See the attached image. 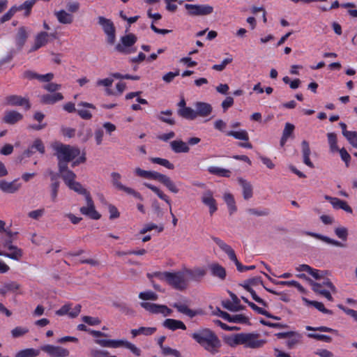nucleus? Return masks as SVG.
<instances>
[{"label": "nucleus", "instance_id": "obj_1", "mask_svg": "<svg viewBox=\"0 0 357 357\" xmlns=\"http://www.w3.org/2000/svg\"><path fill=\"white\" fill-rule=\"evenodd\" d=\"M191 337L205 350L214 355L219 352L222 346L218 335L207 328H200L193 333Z\"/></svg>", "mask_w": 357, "mask_h": 357}, {"label": "nucleus", "instance_id": "obj_2", "mask_svg": "<svg viewBox=\"0 0 357 357\" xmlns=\"http://www.w3.org/2000/svg\"><path fill=\"white\" fill-rule=\"evenodd\" d=\"M51 147L54 151V155L58 160V167L60 168H63L61 167L62 165H68L80 154L78 147L65 144L59 141L52 142Z\"/></svg>", "mask_w": 357, "mask_h": 357}, {"label": "nucleus", "instance_id": "obj_3", "mask_svg": "<svg viewBox=\"0 0 357 357\" xmlns=\"http://www.w3.org/2000/svg\"><path fill=\"white\" fill-rule=\"evenodd\" d=\"M154 275L160 280H165L168 284L178 290H184L188 287L187 279L183 270L177 272H155Z\"/></svg>", "mask_w": 357, "mask_h": 357}, {"label": "nucleus", "instance_id": "obj_4", "mask_svg": "<svg viewBox=\"0 0 357 357\" xmlns=\"http://www.w3.org/2000/svg\"><path fill=\"white\" fill-rule=\"evenodd\" d=\"M212 239L219 246V248L228 255L229 258L235 263L236 268L239 272H244L255 268V266L254 265L249 266L242 265L238 261L234 250L230 245H227L223 241L217 237H213Z\"/></svg>", "mask_w": 357, "mask_h": 357}, {"label": "nucleus", "instance_id": "obj_5", "mask_svg": "<svg viewBox=\"0 0 357 357\" xmlns=\"http://www.w3.org/2000/svg\"><path fill=\"white\" fill-rule=\"evenodd\" d=\"M98 23L101 26L105 34L106 41L109 45H114L116 41V27L110 19L100 16L98 17Z\"/></svg>", "mask_w": 357, "mask_h": 357}, {"label": "nucleus", "instance_id": "obj_6", "mask_svg": "<svg viewBox=\"0 0 357 357\" xmlns=\"http://www.w3.org/2000/svg\"><path fill=\"white\" fill-rule=\"evenodd\" d=\"M185 8L190 16H204L211 15L213 7L208 4H185Z\"/></svg>", "mask_w": 357, "mask_h": 357}, {"label": "nucleus", "instance_id": "obj_7", "mask_svg": "<svg viewBox=\"0 0 357 357\" xmlns=\"http://www.w3.org/2000/svg\"><path fill=\"white\" fill-rule=\"evenodd\" d=\"M137 38L133 33H129L121 38V43L115 46V50L122 54H128L131 53V47L136 42Z\"/></svg>", "mask_w": 357, "mask_h": 357}, {"label": "nucleus", "instance_id": "obj_8", "mask_svg": "<svg viewBox=\"0 0 357 357\" xmlns=\"http://www.w3.org/2000/svg\"><path fill=\"white\" fill-rule=\"evenodd\" d=\"M241 344L245 347L257 349L263 347L266 343L264 340L259 339V334L241 333Z\"/></svg>", "mask_w": 357, "mask_h": 357}, {"label": "nucleus", "instance_id": "obj_9", "mask_svg": "<svg viewBox=\"0 0 357 357\" xmlns=\"http://www.w3.org/2000/svg\"><path fill=\"white\" fill-rule=\"evenodd\" d=\"M111 177H112V185L117 190H122V191L125 192L126 193H127L128 195H131L134 197H135V198H137V199H138L139 200H142L143 199L142 197V195H140L139 192L135 191L134 189H132L131 188L125 186L124 185H123L120 182V179L121 178V174L119 173L112 172L111 174Z\"/></svg>", "mask_w": 357, "mask_h": 357}, {"label": "nucleus", "instance_id": "obj_10", "mask_svg": "<svg viewBox=\"0 0 357 357\" xmlns=\"http://www.w3.org/2000/svg\"><path fill=\"white\" fill-rule=\"evenodd\" d=\"M40 350L50 357H68L70 351L62 347L45 344L40 347Z\"/></svg>", "mask_w": 357, "mask_h": 357}, {"label": "nucleus", "instance_id": "obj_11", "mask_svg": "<svg viewBox=\"0 0 357 357\" xmlns=\"http://www.w3.org/2000/svg\"><path fill=\"white\" fill-rule=\"evenodd\" d=\"M151 179L159 181L173 193L176 194L179 191L175 183L167 175L160 174L158 172L152 171Z\"/></svg>", "mask_w": 357, "mask_h": 357}, {"label": "nucleus", "instance_id": "obj_12", "mask_svg": "<svg viewBox=\"0 0 357 357\" xmlns=\"http://www.w3.org/2000/svg\"><path fill=\"white\" fill-rule=\"evenodd\" d=\"M30 29L28 27L22 26L18 28L15 36V43L16 51L20 52L22 50L30 34Z\"/></svg>", "mask_w": 357, "mask_h": 357}, {"label": "nucleus", "instance_id": "obj_13", "mask_svg": "<svg viewBox=\"0 0 357 357\" xmlns=\"http://www.w3.org/2000/svg\"><path fill=\"white\" fill-rule=\"evenodd\" d=\"M185 276L188 280H192L199 282L206 274V270L205 268L195 267L192 269L183 268Z\"/></svg>", "mask_w": 357, "mask_h": 357}, {"label": "nucleus", "instance_id": "obj_14", "mask_svg": "<svg viewBox=\"0 0 357 357\" xmlns=\"http://www.w3.org/2000/svg\"><path fill=\"white\" fill-rule=\"evenodd\" d=\"M173 307L176 309V310L188 317L189 318H193L197 315H201L203 314V310L201 309H197V310H192L188 307V306L181 302H176L172 305Z\"/></svg>", "mask_w": 357, "mask_h": 357}, {"label": "nucleus", "instance_id": "obj_15", "mask_svg": "<svg viewBox=\"0 0 357 357\" xmlns=\"http://www.w3.org/2000/svg\"><path fill=\"white\" fill-rule=\"evenodd\" d=\"M202 202L209 208L211 215L218 210L217 202L213 197V193L211 190H206L201 197Z\"/></svg>", "mask_w": 357, "mask_h": 357}, {"label": "nucleus", "instance_id": "obj_16", "mask_svg": "<svg viewBox=\"0 0 357 357\" xmlns=\"http://www.w3.org/2000/svg\"><path fill=\"white\" fill-rule=\"evenodd\" d=\"M144 186L151 190L153 192H155L161 199L164 200L166 203H167L169 206V212L172 217V224L174 226L177 225L178 219L176 218L174 214L172 213L171 202L167 195H166L161 190H160L158 187L153 185L149 183H144Z\"/></svg>", "mask_w": 357, "mask_h": 357}, {"label": "nucleus", "instance_id": "obj_17", "mask_svg": "<svg viewBox=\"0 0 357 357\" xmlns=\"http://www.w3.org/2000/svg\"><path fill=\"white\" fill-rule=\"evenodd\" d=\"M71 304L68 303L63 305L59 310L56 311L58 316L68 315L70 318L77 317L81 311V305L77 304L72 309Z\"/></svg>", "mask_w": 357, "mask_h": 357}, {"label": "nucleus", "instance_id": "obj_18", "mask_svg": "<svg viewBox=\"0 0 357 357\" xmlns=\"http://www.w3.org/2000/svg\"><path fill=\"white\" fill-rule=\"evenodd\" d=\"M21 188V184L17 182V179L8 182L6 180L0 181V190L4 193L13 194L17 192Z\"/></svg>", "mask_w": 357, "mask_h": 357}, {"label": "nucleus", "instance_id": "obj_19", "mask_svg": "<svg viewBox=\"0 0 357 357\" xmlns=\"http://www.w3.org/2000/svg\"><path fill=\"white\" fill-rule=\"evenodd\" d=\"M6 104L12 106H25L26 109L31 108V105L27 98L17 95H11L6 98Z\"/></svg>", "mask_w": 357, "mask_h": 357}, {"label": "nucleus", "instance_id": "obj_20", "mask_svg": "<svg viewBox=\"0 0 357 357\" xmlns=\"http://www.w3.org/2000/svg\"><path fill=\"white\" fill-rule=\"evenodd\" d=\"M276 336L280 339L288 338L286 343L289 349L294 347L301 338L300 334L294 332L278 333L276 334Z\"/></svg>", "mask_w": 357, "mask_h": 357}, {"label": "nucleus", "instance_id": "obj_21", "mask_svg": "<svg viewBox=\"0 0 357 357\" xmlns=\"http://www.w3.org/2000/svg\"><path fill=\"white\" fill-rule=\"evenodd\" d=\"M50 34L45 31L38 33L35 37L33 45L29 50V52H33L45 46L49 41Z\"/></svg>", "mask_w": 357, "mask_h": 357}, {"label": "nucleus", "instance_id": "obj_22", "mask_svg": "<svg viewBox=\"0 0 357 357\" xmlns=\"http://www.w3.org/2000/svg\"><path fill=\"white\" fill-rule=\"evenodd\" d=\"M54 15L58 22L62 24H71L74 21V16L73 14L63 9L55 10L54 12Z\"/></svg>", "mask_w": 357, "mask_h": 357}, {"label": "nucleus", "instance_id": "obj_23", "mask_svg": "<svg viewBox=\"0 0 357 357\" xmlns=\"http://www.w3.org/2000/svg\"><path fill=\"white\" fill-rule=\"evenodd\" d=\"M220 316L229 322L248 324L249 319L243 314L230 315L227 312L220 310Z\"/></svg>", "mask_w": 357, "mask_h": 357}, {"label": "nucleus", "instance_id": "obj_24", "mask_svg": "<svg viewBox=\"0 0 357 357\" xmlns=\"http://www.w3.org/2000/svg\"><path fill=\"white\" fill-rule=\"evenodd\" d=\"M63 168L58 167L59 173L65 182L66 185L68 186V184H70L76 178V174L70 169H68V165H62Z\"/></svg>", "mask_w": 357, "mask_h": 357}, {"label": "nucleus", "instance_id": "obj_25", "mask_svg": "<svg viewBox=\"0 0 357 357\" xmlns=\"http://www.w3.org/2000/svg\"><path fill=\"white\" fill-rule=\"evenodd\" d=\"M304 234L305 235H307V236H312V237H314L317 239H319V240H321L328 244H331V245H333L334 246H336V247H340V248H344L346 245L344 244H343L342 243L340 242V241H337L336 240H334V239H332L326 236H324L322 234H317V233H314V232H311V231H305Z\"/></svg>", "mask_w": 357, "mask_h": 357}, {"label": "nucleus", "instance_id": "obj_26", "mask_svg": "<svg viewBox=\"0 0 357 357\" xmlns=\"http://www.w3.org/2000/svg\"><path fill=\"white\" fill-rule=\"evenodd\" d=\"M197 117H206L209 116L213 110L212 106L206 102H197L195 105Z\"/></svg>", "mask_w": 357, "mask_h": 357}, {"label": "nucleus", "instance_id": "obj_27", "mask_svg": "<svg viewBox=\"0 0 357 357\" xmlns=\"http://www.w3.org/2000/svg\"><path fill=\"white\" fill-rule=\"evenodd\" d=\"M238 182L242 188L244 199L248 200L252 198L253 196V187L251 183L241 177L238 178Z\"/></svg>", "mask_w": 357, "mask_h": 357}, {"label": "nucleus", "instance_id": "obj_28", "mask_svg": "<svg viewBox=\"0 0 357 357\" xmlns=\"http://www.w3.org/2000/svg\"><path fill=\"white\" fill-rule=\"evenodd\" d=\"M23 119V115L20 112L11 110L5 112L3 121L4 123L13 125Z\"/></svg>", "mask_w": 357, "mask_h": 357}, {"label": "nucleus", "instance_id": "obj_29", "mask_svg": "<svg viewBox=\"0 0 357 357\" xmlns=\"http://www.w3.org/2000/svg\"><path fill=\"white\" fill-rule=\"evenodd\" d=\"M211 273L213 277L218 278L221 280H224L227 276L225 268L218 263H213L209 265Z\"/></svg>", "mask_w": 357, "mask_h": 357}, {"label": "nucleus", "instance_id": "obj_30", "mask_svg": "<svg viewBox=\"0 0 357 357\" xmlns=\"http://www.w3.org/2000/svg\"><path fill=\"white\" fill-rule=\"evenodd\" d=\"M169 145L171 149L176 153H186L190 151L188 144L181 139L172 141Z\"/></svg>", "mask_w": 357, "mask_h": 357}, {"label": "nucleus", "instance_id": "obj_31", "mask_svg": "<svg viewBox=\"0 0 357 357\" xmlns=\"http://www.w3.org/2000/svg\"><path fill=\"white\" fill-rule=\"evenodd\" d=\"M163 326L171 330L176 331L177 329L185 330L186 326L183 321L174 319H167L162 324Z\"/></svg>", "mask_w": 357, "mask_h": 357}, {"label": "nucleus", "instance_id": "obj_32", "mask_svg": "<svg viewBox=\"0 0 357 357\" xmlns=\"http://www.w3.org/2000/svg\"><path fill=\"white\" fill-rule=\"evenodd\" d=\"M63 99V96L61 93L45 94L40 97V101L43 104H54L58 101L62 100Z\"/></svg>", "mask_w": 357, "mask_h": 357}, {"label": "nucleus", "instance_id": "obj_33", "mask_svg": "<svg viewBox=\"0 0 357 357\" xmlns=\"http://www.w3.org/2000/svg\"><path fill=\"white\" fill-rule=\"evenodd\" d=\"M8 250L10 252H3L0 250V256L6 257L17 261L20 260V259L22 257V250L16 246L10 247Z\"/></svg>", "mask_w": 357, "mask_h": 357}, {"label": "nucleus", "instance_id": "obj_34", "mask_svg": "<svg viewBox=\"0 0 357 357\" xmlns=\"http://www.w3.org/2000/svg\"><path fill=\"white\" fill-rule=\"evenodd\" d=\"M301 146H302V153H303V162L308 167L313 168L314 165L310 159V155L311 151H310L309 143L307 141L303 140L301 143Z\"/></svg>", "mask_w": 357, "mask_h": 357}, {"label": "nucleus", "instance_id": "obj_35", "mask_svg": "<svg viewBox=\"0 0 357 357\" xmlns=\"http://www.w3.org/2000/svg\"><path fill=\"white\" fill-rule=\"evenodd\" d=\"M21 285L15 281H11L5 283L3 286L0 288V294L3 296L6 295L8 292H15L18 291Z\"/></svg>", "mask_w": 357, "mask_h": 357}, {"label": "nucleus", "instance_id": "obj_36", "mask_svg": "<svg viewBox=\"0 0 357 357\" xmlns=\"http://www.w3.org/2000/svg\"><path fill=\"white\" fill-rule=\"evenodd\" d=\"M223 199L227 204V208L229 209V212L230 215H232L237 211V207L236 206V202L234 197L232 194L229 192H226L223 195Z\"/></svg>", "mask_w": 357, "mask_h": 357}, {"label": "nucleus", "instance_id": "obj_37", "mask_svg": "<svg viewBox=\"0 0 357 357\" xmlns=\"http://www.w3.org/2000/svg\"><path fill=\"white\" fill-rule=\"evenodd\" d=\"M37 1L38 0H27V1H25L22 4H21L19 6H15L17 12L24 10V17L29 16L31 14V9Z\"/></svg>", "mask_w": 357, "mask_h": 357}, {"label": "nucleus", "instance_id": "obj_38", "mask_svg": "<svg viewBox=\"0 0 357 357\" xmlns=\"http://www.w3.org/2000/svg\"><path fill=\"white\" fill-rule=\"evenodd\" d=\"M178 114L181 117L189 120H194L197 118L196 111L188 107L180 108L178 110Z\"/></svg>", "mask_w": 357, "mask_h": 357}, {"label": "nucleus", "instance_id": "obj_39", "mask_svg": "<svg viewBox=\"0 0 357 357\" xmlns=\"http://www.w3.org/2000/svg\"><path fill=\"white\" fill-rule=\"evenodd\" d=\"M208 171L211 174L217 175L222 177L229 178L231 176V172L229 169L218 167H209Z\"/></svg>", "mask_w": 357, "mask_h": 357}, {"label": "nucleus", "instance_id": "obj_40", "mask_svg": "<svg viewBox=\"0 0 357 357\" xmlns=\"http://www.w3.org/2000/svg\"><path fill=\"white\" fill-rule=\"evenodd\" d=\"M68 187L75 192L84 195L85 198H86L88 196H91L90 193L82 186V185L75 181L70 184H68Z\"/></svg>", "mask_w": 357, "mask_h": 357}, {"label": "nucleus", "instance_id": "obj_41", "mask_svg": "<svg viewBox=\"0 0 357 357\" xmlns=\"http://www.w3.org/2000/svg\"><path fill=\"white\" fill-rule=\"evenodd\" d=\"M40 350L33 348L22 349L15 354V357H36L39 356Z\"/></svg>", "mask_w": 357, "mask_h": 357}, {"label": "nucleus", "instance_id": "obj_42", "mask_svg": "<svg viewBox=\"0 0 357 357\" xmlns=\"http://www.w3.org/2000/svg\"><path fill=\"white\" fill-rule=\"evenodd\" d=\"M114 80L112 78H105L102 79H98L96 82V85L98 86H103L106 87L105 92L108 96L114 95V93L109 89V86L112 85Z\"/></svg>", "mask_w": 357, "mask_h": 357}, {"label": "nucleus", "instance_id": "obj_43", "mask_svg": "<svg viewBox=\"0 0 357 357\" xmlns=\"http://www.w3.org/2000/svg\"><path fill=\"white\" fill-rule=\"evenodd\" d=\"M227 136H232L235 139H240V140H243V141H248L249 140L248 133L245 130H239V131L231 130V131H229L227 133Z\"/></svg>", "mask_w": 357, "mask_h": 357}, {"label": "nucleus", "instance_id": "obj_44", "mask_svg": "<svg viewBox=\"0 0 357 357\" xmlns=\"http://www.w3.org/2000/svg\"><path fill=\"white\" fill-rule=\"evenodd\" d=\"M225 342L230 347H234L237 345L241 344V333H237L227 336L225 338Z\"/></svg>", "mask_w": 357, "mask_h": 357}, {"label": "nucleus", "instance_id": "obj_45", "mask_svg": "<svg viewBox=\"0 0 357 357\" xmlns=\"http://www.w3.org/2000/svg\"><path fill=\"white\" fill-rule=\"evenodd\" d=\"M328 141L331 152L335 153L339 150L337 144V135L334 132H329L327 134Z\"/></svg>", "mask_w": 357, "mask_h": 357}, {"label": "nucleus", "instance_id": "obj_46", "mask_svg": "<svg viewBox=\"0 0 357 357\" xmlns=\"http://www.w3.org/2000/svg\"><path fill=\"white\" fill-rule=\"evenodd\" d=\"M150 160L153 163L162 165V166L167 168L168 169L172 170V169H174V165L167 159H164V158H151Z\"/></svg>", "mask_w": 357, "mask_h": 357}, {"label": "nucleus", "instance_id": "obj_47", "mask_svg": "<svg viewBox=\"0 0 357 357\" xmlns=\"http://www.w3.org/2000/svg\"><path fill=\"white\" fill-rule=\"evenodd\" d=\"M59 186L60 182H55L54 183H50V198L51 201L54 203L57 201Z\"/></svg>", "mask_w": 357, "mask_h": 357}, {"label": "nucleus", "instance_id": "obj_48", "mask_svg": "<svg viewBox=\"0 0 357 357\" xmlns=\"http://www.w3.org/2000/svg\"><path fill=\"white\" fill-rule=\"evenodd\" d=\"M11 335L13 338H17L25 335L29 333V329L24 326H17L11 331Z\"/></svg>", "mask_w": 357, "mask_h": 357}, {"label": "nucleus", "instance_id": "obj_49", "mask_svg": "<svg viewBox=\"0 0 357 357\" xmlns=\"http://www.w3.org/2000/svg\"><path fill=\"white\" fill-rule=\"evenodd\" d=\"M306 302L309 304L314 307L316 309H317L319 311L324 313V314H332L333 312L331 310L326 309L324 304L321 302L315 301H307L305 300Z\"/></svg>", "mask_w": 357, "mask_h": 357}, {"label": "nucleus", "instance_id": "obj_50", "mask_svg": "<svg viewBox=\"0 0 357 357\" xmlns=\"http://www.w3.org/2000/svg\"><path fill=\"white\" fill-rule=\"evenodd\" d=\"M154 229H157L158 232H161L164 229V227L162 225L158 226L154 223H149L145 225L143 228L140 230L139 233L142 234H146L148 231H150Z\"/></svg>", "mask_w": 357, "mask_h": 357}, {"label": "nucleus", "instance_id": "obj_51", "mask_svg": "<svg viewBox=\"0 0 357 357\" xmlns=\"http://www.w3.org/2000/svg\"><path fill=\"white\" fill-rule=\"evenodd\" d=\"M335 235L342 241H346L348 238V229L344 227H339L334 230Z\"/></svg>", "mask_w": 357, "mask_h": 357}, {"label": "nucleus", "instance_id": "obj_52", "mask_svg": "<svg viewBox=\"0 0 357 357\" xmlns=\"http://www.w3.org/2000/svg\"><path fill=\"white\" fill-rule=\"evenodd\" d=\"M139 298L142 300H151V301H156L158 299V295L151 291H147L141 292L139 294Z\"/></svg>", "mask_w": 357, "mask_h": 357}, {"label": "nucleus", "instance_id": "obj_53", "mask_svg": "<svg viewBox=\"0 0 357 357\" xmlns=\"http://www.w3.org/2000/svg\"><path fill=\"white\" fill-rule=\"evenodd\" d=\"M16 13L17 9L15 8V6H12L8 11L0 18V23L3 24L10 20Z\"/></svg>", "mask_w": 357, "mask_h": 357}, {"label": "nucleus", "instance_id": "obj_54", "mask_svg": "<svg viewBox=\"0 0 357 357\" xmlns=\"http://www.w3.org/2000/svg\"><path fill=\"white\" fill-rule=\"evenodd\" d=\"M246 211L250 215H257V216H267L270 213V211L267 208L261 210V211H259L256 208H248L246 210Z\"/></svg>", "mask_w": 357, "mask_h": 357}, {"label": "nucleus", "instance_id": "obj_55", "mask_svg": "<svg viewBox=\"0 0 357 357\" xmlns=\"http://www.w3.org/2000/svg\"><path fill=\"white\" fill-rule=\"evenodd\" d=\"M308 282H309L310 284L312 286V290L317 294H319L321 295V292L329 291L328 290H326V289H324L323 287H321V283L316 282L312 280L311 279H309Z\"/></svg>", "mask_w": 357, "mask_h": 357}, {"label": "nucleus", "instance_id": "obj_56", "mask_svg": "<svg viewBox=\"0 0 357 357\" xmlns=\"http://www.w3.org/2000/svg\"><path fill=\"white\" fill-rule=\"evenodd\" d=\"M109 353L105 351H102L96 349H91L89 352L91 357H116L115 356H108Z\"/></svg>", "mask_w": 357, "mask_h": 357}, {"label": "nucleus", "instance_id": "obj_57", "mask_svg": "<svg viewBox=\"0 0 357 357\" xmlns=\"http://www.w3.org/2000/svg\"><path fill=\"white\" fill-rule=\"evenodd\" d=\"M135 174L141 178L151 179L152 171L144 170L139 167L135 169Z\"/></svg>", "mask_w": 357, "mask_h": 357}, {"label": "nucleus", "instance_id": "obj_58", "mask_svg": "<svg viewBox=\"0 0 357 357\" xmlns=\"http://www.w3.org/2000/svg\"><path fill=\"white\" fill-rule=\"evenodd\" d=\"M124 347L129 349L133 354H135L137 356H139L141 355V353H142L141 349L139 348H138L134 344H132L127 340L126 341Z\"/></svg>", "mask_w": 357, "mask_h": 357}, {"label": "nucleus", "instance_id": "obj_59", "mask_svg": "<svg viewBox=\"0 0 357 357\" xmlns=\"http://www.w3.org/2000/svg\"><path fill=\"white\" fill-rule=\"evenodd\" d=\"M140 305L146 310H147L151 313H153V314H157V310L158 307V304L148 303V302H142V303H141Z\"/></svg>", "mask_w": 357, "mask_h": 357}, {"label": "nucleus", "instance_id": "obj_60", "mask_svg": "<svg viewBox=\"0 0 357 357\" xmlns=\"http://www.w3.org/2000/svg\"><path fill=\"white\" fill-rule=\"evenodd\" d=\"M80 7V4L77 1H68L66 4L68 12L70 13H77Z\"/></svg>", "mask_w": 357, "mask_h": 357}, {"label": "nucleus", "instance_id": "obj_61", "mask_svg": "<svg viewBox=\"0 0 357 357\" xmlns=\"http://www.w3.org/2000/svg\"><path fill=\"white\" fill-rule=\"evenodd\" d=\"M82 321L90 325V326H96L100 324V320L98 317H93L89 316H84L82 318Z\"/></svg>", "mask_w": 357, "mask_h": 357}, {"label": "nucleus", "instance_id": "obj_62", "mask_svg": "<svg viewBox=\"0 0 357 357\" xmlns=\"http://www.w3.org/2000/svg\"><path fill=\"white\" fill-rule=\"evenodd\" d=\"M349 143L355 148H357V132L351 131L344 136Z\"/></svg>", "mask_w": 357, "mask_h": 357}, {"label": "nucleus", "instance_id": "obj_63", "mask_svg": "<svg viewBox=\"0 0 357 357\" xmlns=\"http://www.w3.org/2000/svg\"><path fill=\"white\" fill-rule=\"evenodd\" d=\"M31 149H35L40 153L43 154L45 151V146L40 139H36L31 146Z\"/></svg>", "mask_w": 357, "mask_h": 357}, {"label": "nucleus", "instance_id": "obj_64", "mask_svg": "<svg viewBox=\"0 0 357 357\" xmlns=\"http://www.w3.org/2000/svg\"><path fill=\"white\" fill-rule=\"evenodd\" d=\"M152 208L153 211V213L155 214V217L158 219H161L163 216V211L160 208L159 204L158 202H153L152 204Z\"/></svg>", "mask_w": 357, "mask_h": 357}]
</instances>
